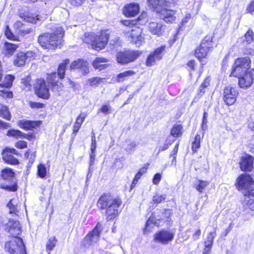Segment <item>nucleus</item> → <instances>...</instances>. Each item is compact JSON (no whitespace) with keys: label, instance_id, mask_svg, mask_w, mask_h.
<instances>
[{"label":"nucleus","instance_id":"c9c22d12","mask_svg":"<svg viewBox=\"0 0 254 254\" xmlns=\"http://www.w3.org/2000/svg\"><path fill=\"white\" fill-rule=\"evenodd\" d=\"M57 243V240L55 237L50 238L46 244V249L47 251L49 252V254H50V252L55 247Z\"/></svg>","mask_w":254,"mask_h":254},{"label":"nucleus","instance_id":"ddd939ff","mask_svg":"<svg viewBox=\"0 0 254 254\" xmlns=\"http://www.w3.org/2000/svg\"><path fill=\"white\" fill-rule=\"evenodd\" d=\"M174 235L171 231L161 230L155 233L153 240L155 243L166 245L174 239Z\"/></svg>","mask_w":254,"mask_h":254},{"label":"nucleus","instance_id":"8fccbe9b","mask_svg":"<svg viewBox=\"0 0 254 254\" xmlns=\"http://www.w3.org/2000/svg\"><path fill=\"white\" fill-rule=\"evenodd\" d=\"M0 96L5 98H12L13 93L11 91H8L5 89H0Z\"/></svg>","mask_w":254,"mask_h":254},{"label":"nucleus","instance_id":"ea45409f","mask_svg":"<svg viewBox=\"0 0 254 254\" xmlns=\"http://www.w3.org/2000/svg\"><path fill=\"white\" fill-rule=\"evenodd\" d=\"M23 135V132L17 129H11L7 131L6 135L8 136H11L15 138H21Z\"/></svg>","mask_w":254,"mask_h":254},{"label":"nucleus","instance_id":"a19ab883","mask_svg":"<svg viewBox=\"0 0 254 254\" xmlns=\"http://www.w3.org/2000/svg\"><path fill=\"white\" fill-rule=\"evenodd\" d=\"M22 83L23 85V88L24 90L29 91L31 89L32 86L31 77L27 76L25 78L22 79Z\"/></svg>","mask_w":254,"mask_h":254},{"label":"nucleus","instance_id":"f257e3e1","mask_svg":"<svg viewBox=\"0 0 254 254\" xmlns=\"http://www.w3.org/2000/svg\"><path fill=\"white\" fill-rule=\"evenodd\" d=\"M64 31L62 27L55 28L52 33H43L39 35L38 41L41 46L45 49H55L60 48L63 44V37Z\"/></svg>","mask_w":254,"mask_h":254},{"label":"nucleus","instance_id":"2f4dec72","mask_svg":"<svg viewBox=\"0 0 254 254\" xmlns=\"http://www.w3.org/2000/svg\"><path fill=\"white\" fill-rule=\"evenodd\" d=\"M126 143L125 150L128 153H133L138 144L136 141L131 140H127Z\"/></svg>","mask_w":254,"mask_h":254},{"label":"nucleus","instance_id":"2eb2a0df","mask_svg":"<svg viewBox=\"0 0 254 254\" xmlns=\"http://www.w3.org/2000/svg\"><path fill=\"white\" fill-rule=\"evenodd\" d=\"M5 230L13 237H17L21 232L20 223L18 221L10 219L5 224Z\"/></svg>","mask_w":254,"mask_h":254},{"label":"nucleus","instance_id":"1a4fd4ad","mask_svg":"<svg viewBox=\"0 0 254 254\" xmlns=\"http://www.w3.org/2000/svg\"><path fill=\"white\" fill-rule=\"evenodd\" d=\"M253 185L252 177L246 174H241L237 180L236 187L244 195L247 194Z\"/></svg>","mask_w":254,"mask_h":254},{"label":"nucleus","instance_id":"aec40b11","mask_svg":"<svg viewBox=\"0 0 254 254\" xmlns=\"http://www.w3.org/2000/svg\"><path fill=\"white\" fill-rule=\"evenodd\" d=\"M147 1L149 6L157 11L170 6V2L167 0H147Z\"/></svg>","mask_w":254,"mask_h":254},{"label":"nucleus","instance_id":"4c0bfd02","mask_svg":"<svg viewBox=\"0 0 254 254\" xmlns=\"http://www.w3.org/2000/svg\"><path fill=\"white\" fill-rule=\"evenodd\" d=\"M201 137L199 134H196L194 137V140L192 143L191 149L193 152H196L197 150L200 147Z\"/></svg>","mask_w":254,"mask_h":254},{"label":"nucleus","instance_id":"a878e982","mask_svg":"<svg viewBox=\"0 0 254 254\" xmlns=\"http://www.w3.org/2000/svg\"><path fill=\"white\" fill-rule=\"evenodd\" d=\"M0 176L4 180H12L14 177V173L10 168H5L1 171Z\"/></svg>","mask_w":254,"mask_h":254},{"label":"nucleus","instance_id":"79ce46f5","mask_svg":"<svg viewBox=\"0 0 254 254\" xmlns=\"http://www.w3.org/2000/svg\"><path fill=\"white\" fill-rule=\"evenodd\" d=\"M121 23L126 28L125 29H131L133 27H136V21L134 20H124L121 21Z\"/></svg>","mask_w":254,"mask_h":254},{"label":"nucleus","instance_id":"37998d69","mask_svg":"<svg viewBox=\"0 0 254 254\" xmlns=\"http://www.w3.org/2000/svg\"><path fill=\"white\" fill-rule=\"evenodd\" d=\"M244 195L250 198V200H247L248 203H251L253 204L254 206H252V209H254V189H253V186L250 189L247 194Z\"/></svg>","mask_w":254,"mask_h":254},{"label":"nucleus","instance_id":"6ab92c4d","mask_svg":"<svg viewBox=\"0 0 254 254\" xmlns=\"http://www.w3.org/2000/svg\"><path fill=\"white\" fill-rule=\"evenodd\" d=\"M139 11V6L136 3H129L126 5L123 10V13L127 17L136 16Z\"/></svg>","mask_w":254,"mask_h":254},{"label":"nucleus","instance_id":"f704fd0d","mask_svg":"<svg viewBox=\"0 0 254 254\" xmlns=\"http://www.w3.org/2000/svg\"><path fill=\"white\" fill-rule=\"evenodd\" d=\"M69 63V60H65L64 62L59 65L58 68V76L60 78H63L64 75L65 69L66 65Z\"/></svg>","mask_w":254,"mask_h":254},{"label":"nucleus","instance_id":"e433bc0d","mask_svg":"<svg viewBox=\"0 0 254 254\" xmlns=\"http://www.w3.org/2000/svg\"><path fill=\"white\" fill-rule=\"evenodd\" d=\"M20 17L22 18H23L25 21H27L29 23H34V24H37V22L39 20H40L39 15H36V16H34L25 15L24 14H21L20 15Z\"/></svg>","mask_w":254,"mask_h":254},{"label":"nucleus","instance_id":"39448f33","mask_svg":"<svg viewBox=\"0 0 254 254\" xmlns=\"http://www.w3.org/2000/svg\"><path fill=\"white\" fill-rule=\"evenodd\" d=\"M5 250L9 254H27L22 239L16 237L5 244Z\"/></svg>","mask_w":254,"mask_h":254},{"label":"nucleus","instance_id":"49530a36","mask_svg":"<svg viewBox=\"0 0 254 254\" xmlns=\"http://www.w3.org/2000/svg\"><path fill=\"white\" fill-rule=\"evenodd\" d=\"M245 41L247 43H251L254 39V34L253 31L251 29H249L247 33L245 34Z\"/></svg>","mask_w":254,"mask_h":254},{"label":"nucleus","instance_id":"de8ad7c7","mask_svg":"<svg viewBox=\"0 0 254 254\" xmlns=\"http://www.w3.org/2000/svg\"><path fill=\"white\" fill-rule=\"evenodd\" d=\"M216 234L215 232H210L206 238V240L204 242V245L212 246L213 240Z\"/></svg>","mask_w":254,"mask_h":254},{"label":"nucleus","instance_id":"13d9d810","mask_svg":"<svg viewBox=\"0 0 254 254\" xmlns=\"http://www.w3.org/2000/svg\"><path fill=\"white\" fill-rule=\"evenodd\" d=\"M57 78V74L56 72L52 73L48 76V81L52 85L55 83V81H58L56 80Z\"/></svg>","mask_w":254,"mask_h":254},{"label":"nucleus","instance_id":"7ed1b4c3","mask_svg":"<svg viewBox=\"0 0 254 254\" xmlns=\"http://www.w3.org/2000/svg\"><path fill=\"white\" fill-rule=\"evenodd\" d=\"M110 33L111 31L108 29L101 31L100 34L96 36L91 34H86L87 38H85L84 41L87 43L91 42L93 48L99 51L103 49L107 44Z\"/></svg>","mask_w":254,"mask_h":254},{"label":"nucleus","instance_id":"680f3d73","mask_svg":"<svg viewBox=\"0 0 254 254\" xmlns=\"http://www.w3.org/2000/svg\"><path fill=\"white\" fill-rule=\"evenodd\" d=\"M161 179V175L160 174H156L153 179V183L154 185H158L160 182Z\"/></svg>","mask_w":254,"mask_h":254},{"label":"nucleus","instance_id":"58836bf2","mask_svg":"<svg viewBox=\"0 0 254 254\" xmlns=\"http://www.w3.org/2000/svg\"><path fill=\"white\" fill-rule=\"evenodd\" d=\"M104 80L100 77H92L88 80L87 83L91 86H96L103 83Z\"/></svg>","mask_w":254,"mask_h":254},{"label":"nucleus","instance_id":"7c9ffc66","mask_svg":"<svg viewBox=\"0 0 254 254\" xmlns=\"http://www.w3.org/2000/svg\"><path fill=\"white\" fill-rule=\"evenodd\" d=\"M209 184V182L208 181L197 180L195 184V188L199 192H202Z\"/></svg>","mask_w":254,"mask_h":254},{"label":"nucleus","instance_id":"6e6552de","mask_svg":"<svg viewBox=\"0 0 254 254\" xmlns=\"http://www.w3.org/2000/svg\"><path fill=\"white\" fill-rule=\"evenodd\" d=\"M101 231L102 225L100 223H98L93 230L84 238L81 243V246L86 249L93 244L97 243L99 239Z\"/></svg>","mask_w":254,"mask_h":254},{"label":"nucleus","instance_id":"9b49d317","mask_svg":"<svg viewBox=\"0 0 254 254\" xmlns=\"http://www.w3.org/2000/svg\"><path fill=\"white\" fill-rule=\"evenodd\" d=\"M239 94V92L237 88L228 86L224 89V101L228 105H232L234 104L237 97Z\"/></svg>","mask_w":254,"mask_h":254},{"label":"nucleus","instance_id":"b1692460","mask_svg":"<svg viewBox=\"0 0 254 254\" xmlns=\"http://www.w3.org/2000/svg\"><path fill=\"white\" fill-rule=\"evenodd\" d=\"M108 60L103 58H97L93 62L92 65L99 70H101L107 67V64L105 63L108 62Z\"/></svg>","mask_w":254,"mask_h":254},{"label":"nucleus","instance_id":"f8f14e48","mask_svg":"<svg viewBox=\"0 0 254 254\" xmlns=\"http://www.w3.org/2000/svg\"><path fill=\"white\" fill-rule=\"evenodd\" d=\"M34 89L36 94L39 97L45 99H48L50 97L49 90L44 80L38 79L35 85Z\"/></svg>","mask_w":254,"mask_h":254},{"label":"nucleus","instance_id":"c03bdc74","mask_svg":"<svg viewBox=\"0 0 254 254\" xmlns=\"http://www.w3.org/2000/svg\"><path fill=\"white\" fill-rule=\"evenodd\" d=\"M38 175L41 178H44L47 174L46 168L45 165L41 164L38 165Z\"/></svg>","mask_w":254,"mask_h":254},{"label":"nucleus","instance_id":"c85d7f7f","mask_svg":"<svg viewBox=\"0 0 254 254\" xmlns=\"http://www.w3.org/2000/svg\"><path fill=\"white\" fill-rule=\"evenodd\" d=\"M2 159L7 163L15 165L18 163V160L11 154L2 152Z\"/></svg>","mask_w":254,"mask_h":254},{"label":"nucleus","instance_id":"69168bd1","mask_svg":"<svg viewBox=\"0 0 254 254\" xmlns=\"http://www.w3.org/2000/svg\"><path fill=\"white\" fill-rule=\"evenodd\" d=\"M30 107L32 108H42L44 107V104L38 102H30Z\"/></svg>","mask_w":254,"mask_h":254},{"label":"nucleus","instance_id":"20e7f679","mask_svg":"<svg viewBox=\"0 0 254 254\" xmlns=\"http://www.w3.org/2000/svg\"><path fill=\"white\" fill-rule=\"evenodd\" d=\"M123 34L127 41L133 43L136 47H139L144 42L142 29L137 26L133 27L131 30L124 29Z\"/></svg>","mask_w":254,"mask_h":254},{"label":"nucleus","instance_id":"4be33fe9","mask_svg":"<svg viewBox=\"0 0 254 254\" xmlns=\"http://www.w3.org/2000/svg\"><path fill=\"white\" fill-rule=\"evenodd\" d=\"M253 167V159L251 156L246 155L242 158L240 167L243 171H251Z\"/></svg>","mask_w":254,"mask_h":254},{"label":"nucleus","instance_id":"dca6fc26","mask_svg":"<svg viewBox=\"0 0 254 254\" xmlns=\"http://www.w3.org/2000/svg\"><path fill=\"white\" fill-rule=\"evenodd\" d=\"M254 77V70L251 69L244 73L243 75L239 76V84L241 88H248L253 84Z\"/></svg>","mask_w":254,"mask_h":254},{"label":"nucleus","instance_id":"cd10ccee","mask_svg":"<svg viewBox=\"0 0 254 254\" xmlns=\"http://www.w3.org/2000/svg\"><path fill=\"white\" fill-rule=\"evenodd\" d=\"M86 115L84 113H81L79 116L77 118L76 122L73 126V132L76 133L78 131L81 125L84 122Z\"/></svg>","mask_w":254,"mask_h":254},{"label":"nucleus","instance_id":"338daca9","mask_svg":"<svg viewBox=\"0 0 254 254\" xmlns=\"http://www.w3.org/2000/svg\"><path fill=\"white\" fill-rule=\"evenodd\" d=\"M32 31V30L31 28H23L22 29H20V32H19V33L21 36H24L26 34L30 33Z\"/></svg>","mask_w":254,"mask_h":254},{"label":"nucleus","instance_id":"0e129e2a","mask_svg":"<svg viewBox=\"0 0 254 254\" xmlns=\"http://www.w3.org/2000/svg\"><path fill=\"white\" fill-rule=\"evenodd\" d=\"M70 4L74 6L81 5L85 0H68Z\"/></svg>","mask_w":254,"mask_h":254},{"label":"nucleus","instance_id":"72a5a7b5","mask_svg":"<svg viewBox=\"0 0 254 254\" xmlns=\"http://www.w3.org/2000/svg\"><path fill=\"white\" fill-rule=\"evenodd\" d=\"M14 79V76L11 75H7L5 76L3 82L0 84V87L9 88L12 85V82Z\"/></svg>","mask_w":254,"mask_h":254},{"label":"nucleus","instance_id":"603ef678","mask_svg":"<svg viewBox=\"0 0 254 254\" xmlns=\"http://www.w3.org/2000/svg\"><path fill=\"white\" fill-rule=\"evenodd\" d=\"M5 35L6 36V37L10 40L14 41L17 40L16 38H15V36L11 32L8 26H7L6 27Z\"/></svg>","mask_w":254,"mask_h":254},{"label":"nucleus","instance_id":"4468645a","mask_svg":"<svg viewBox=\"0 0 254 254\" xmlns=\"http://www.w3.org/2000/svg\"><path fill=\"white\" fill-rule=\"evenodd\" d=\"M165 47V46H161L156 49L154 52L151 53L146 59V66H152L155 64L156 61L161 60L163 56Z\"/></svg>","mask_w":254,"mask_h":254},{"label":"nucleus","instance_id":"052dcab7","mask_svg":"<svg viewBox=\"0 0 254 254\" xmlns=\"http://www.w3.org/2000/svg\"><path fill=\"white\" fill-rule=\"evenodd\" d=\"M3 151L7 152V153L10 154L11 155L12 154L18 155V152L14 148L6 147L5 149L3 150Z\"/></svg>","mask_w":254,"mask_h":254},{"label":"nucleus","instance_id":"473e14b6","mask_svg":"<svg viewBox=\"0 0 254 254\" xmlns=\"http://www.w3.org/2000/svg\"><path fill=\"white\" fill-rule=\"evenodd\" d=\"M0 117L7 120H10V113L7 106L0 105Z\"/></svg>","mask_w":254,"mask_h":254},{"label":"nucleus","instance_id":"5701e85b","mask_svg":"<svg viewBox=\"0 0 254 254\" xmlns=\"http://www.w3.org/2000/svg\"><path fill=\"white\" fill-rule=\"evenodd\" d=\"M18 126L25 130H31L39 127V122L31 121H20L18 123Z\"/></svg>","mask_w":254,"mask_h":254},{"label":"nucleus","instance_id":"9d476101","mask_svg":"<svg viewBox=\"0 0 254 254\" xmlns=\"http://www.w3.org/2000/svg\"><path fill=\"white\" fill-rule=\"evenodd\" d=\"M212 42L210 37H205L202 41L200 46L195 50V57L199 60L205 58L212 47Z\"/></svg>","mask_w":254,"mask_h":254},{"label":"nucleus","instance_id":"bb28decb","mask_svg":"<svg viewBox=\"0 0 254 254\" xmlns=\"http://www.w3.org/2000/svg\"><path fill=\"white\" fill-rule=\"evenodd\" d=\"M18 47L17 45L9 42L4 43V54L5 55H12Z\"/></svg>","mask_w":254,"mask_h":254},{"label":"nucleus","instance_id":"0eeeda50","mask_svg":"<svg viewBox=\"0 0 254 254\" xmlns=\"http://www.w3.org/2000/svg\"><path fill=\"white\" fill-rule=\"evenodd\" d=\"M142 54L138 50H127L118 53L117 60L122 64H126L135 61Z\"/></svg>","mask_w":254,"mask_h":254},{"label":"nucleus","instance_id":"393cba45","mask_svg":"<svg viewBox=\"0 0 254 254\" xmlns=\"http://www.w3.org/2000/svg\"><path fill=\"white\" fill-rule=\"evenodd\" d=\"M135 72L132 70H128L118 74L117 76V81L119 82H123L128 79L129 77L133 76Z\"/></svg>","mask_w":254,"mask_h":254},{"label":"nucleus","instance_id":"f03ea898","mask_svg":"<svg viewBox=\"0 0 254 254\" xmlns=\"http://www.w3.org/2000/svg\"><path fill=\"white\" fill-rule=\"evenodd\" d=\"M119 198H113L110 195H102L97 202V205L102 209H106L107 219L111 220L114 219L119 213V208L122 204Z\"/></svg>","mask_w":254,"mask_h":254},{"label":"nucleus","instance_id":"412c9836","mask_svg":"<svg viewBox=\"0 0 254 254\" xmlns=\"http://www.w3.org/2000/svg\"><path fill=\"white\" fill-rule=\"evenodd\" d=\"M163 25L157 22H150L148 26V31L153 35L160 36L163 34L164 30Z\"/></svg>","mask_w":254,"mask_h":254},{"label":"nucleus","instance_id":"a211bd4d","mask_svg":"<svg viewBox=\"0 0 254 254\" xmlns=\"http://www.w3.org/2000/svg\"><path fill=\"white\" fill-rule=\"evenodd\" d=\"M70 67L71 69H78L83 74H87L89 72L88 63L82 59H78L72 62L70 64Z\"/></svg>","mask_w":254,"mask_h":254},{"label":"nucleus","instance_id":"09e8293b","mask_svg":"<svg viewBox=\"0 0 254 254\" xmlns=\"http://www.w3.org/2000/svg\"><path fill=\"white\" fill-rule=\"evenodd\" d=\"M139 24L143 25L146 23L147 21V13L145 12H143L139 15L137 20Z\"/></svg>","mask_w":254,"mask_h":254},{"label":"nucleus","instance_id":"3c124183","mask_svg":"<svg viewBox=\"0 0 254 254\" xmlns=\"http://www.w3.org/2000/svg\"><path fill=\"white\" fill-rule=\"evenodd\" d=\"M166 198V195L156 194L153 196V201L155 203H159L164 201Z\"/></svg>","mask_w":254,"mask_h":254},{"label":"nucleus","instance_id":"864d4df0","mask_svg":"<svg viewBox=\"0 0 254 254\" xmlns=\"http://www.w3.org/2000/svg\"><path fill=\"white\" fill-rule=\"evenodd\" d=\"M52 90L54 91H59L62 90L63 84L59 81H55V83L51 85Z\"/></svg>","mask_w":254,"mask_h":254},{"label":"nucleus","instance_id":"e2e57ef3","mask_svg":"<svg viewBox=\"0 0 254 254\" xmlns=\"http://www.w3.org/2000/svg\"><path fill=\"white\" fill-rule=\"evenodd\" d=\"M24 56L26 58V60H31L35 57V53L32 51H28L27 53H24Z\"/></svg>","mask_w":254,"mask_h":254},{"label":"nucleus","instance_id":"6e6d98bb","mask_svg":"<svg viewBox=\"0 0 254 254\" xmlns=\"http://www.w3.org/2000/svg\"><path fill=\"white\" fill-rule=\"evenodd\" d=\"M15 146L18 149H24L27 148V143L25 141H19L15 143Z\"/></svg>","mask_w":254,"mask_h":254},{"label":"nucleus","instance_id":"774afa93","mask_svg":"<svg viewBox=\"0 0 254 254\" xmlns=\"http://www.w3.org/2000/svg\"><path fill=\"white\" fill-rule=\"evenodd\" d=\"M10 127L9 123H5L0 120V129H7Z\"/></svg>","mask_w":254,"mask_h":254},{"label":"nucleus","instance_id":"f3484780","mask_svg":"<svg viewBox=\"0 0 254 254\" xmlns=\"http://www.w3.org/2000/svg\"><path fill=\"white\" fill-rule=\"evenodd\" d=\"M175 11L164 8L159 11V16L166 23H172L175 19Z\"/></svg>","mask_w":254,"mask_h":254},{"label":"nucleus","instance_id":"bf43d9fd","mask_svg":"<svg viewBox=\"0 0 254 254\" xmlns=\"http://www.w3.org/2000/svg\"><path fill=\"white\" fill-rule=\"evenodd\" d=\"M92 135L91 137V150H95L96 147V142L95 133L92 132Z\"/></svg>","mask_w":254,"mask_h":254},{"label":"nucleus","instance_id":"423d86ee","mask_svg":"<svg viewBox=\"0 0 254 254\" xmlns=\"http://www.w3.org/2000/svg\"><path fill=\"white\" fill-rule=\"evenodd\" d=\"M251 60L249 57L241 58L235 61L231 75L239 77L251 70Z\"/></svg>","mask_w":254,"mask_h":254},{"label":"nucleus","instance_id":"a18cd8bd","mask_svg":"<svg viewBox=\"0 0 254 254\" xmlns=\"http://www.w3.org/2000/svg\"><path fill=\"white\" fill-rule=\"evenodd\" d=\"M182 127L180 125H175L171 130V135L174 137L179 136L182 133Z\"/></svg>","mask_w":254,"mask_h":254},{"label":"nucleus","instance_id":"c756f323","mask_svg":"<svg viewBox=\"0 0 254 254\" xmlns=\"http://www.w3.org/2000/svg\"><path fill=\"white\" fill-rule=\"evenodd\" d=\"M26 61V58L24 56V53L19 52L17 54L16 58L14 60V64L18 66L23 65Z\"/></svg>","mask_w":254,"mask_h":254},{"label":"nucleus","instance_id":"5fc2aeb1","mask_svg":"<svg viewBox=\"0 0 254 254\" xmlns=\"http://www.w3.org/2000/svg\"><path fill=\"white\" fill-rule=\"evenodd\" d=\"M208 117V114L206 112H204L203 114L202 122L201 124V128L203 130H205L207 128V118Z\"/></svg>","mask_w":254,"mask_h":254},{"label":"nucleus","instance_id":"4d7b16f0","mask_svg":"<svg viewBox=\"0 0 254 254\" xmlns=\"http://www.w3.org/2000/svg\"><path fill=\"white\" fill-rule=\"evenodd\" d=\"M111 107L109 105H103L100 109L99 111L105 115H107L110 113Z\"/></svg>","mask_w":254,"mask_h":254}]
</instances>
